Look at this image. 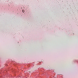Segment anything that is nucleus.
<instances>
[{"label":"nucleus","instance_id":"1","mask_svg":"<svg viewBox=\"0 0 78 78\" xmlns=\"http://www.w3.org/2000/svg\"><path fill=\"white\" fill-rule=\"evenodd\" d=\"M22 12H24V10H22Z\"/></svg>","mask_w":78,"mask_h":78},{"label":"nucleus","instance_id":"2","mask_svg":"<svg viewBox=\"0 0 78 78\" xmlns=\"http://www.w3.org/2000/svg\"><path fill=\"white\" fill-rule=\"evenodd\" d=\"M29 73H30V72H29Z\"/></svg>","mask_w":78,"mask_h":78}]
</instances>
